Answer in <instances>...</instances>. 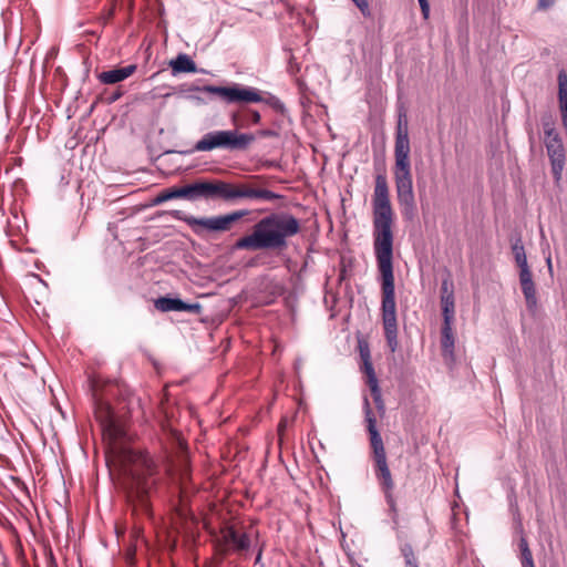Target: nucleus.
Instances as JSON below:
<instances>
[{
    "instance_id": "1",
    "label": "nucleus",
    "mask_w": 567,
    "mask_h": 567,
    "mask_svg": "<svg viewBox=\"0 0 567 567\" xmlns=\"http://www.w3.org/2000/svg\"><path fill=\"white\" fill-rule=\"evenodd\" d=\"M373 249L381 277V318L384 337L391 352L399 347L395 285L393 275V220L388 179L384 174L375 176L372 196Z\"/></svg>"
},
{
    "instance_id": "2",
    "label": "nucleus",
    "mask_w": 567,
    "mask_h": 567,
    "mask_svg": "<svg viewBox=\"0 0 567 567\" xmlns=\"http://www.w3.org/2000/svg\"><path fill=\"white\" fill-rule=\"evenodd\" d=\"M123 486L133 511L151 512V496L157 492L161 476L157 465L148 453L127 450L123 453Z\"/></svg>"
},
{
    "instance_id": "3",
    "label": "nucleus",
    "mask_w": 567,
    "mask_h": 567,
    "mask_svg": "<svg viewBox=\"0 0 567 567\" xmlns=\"http://www.w3.org/2000/svg\"><path fill=\"white\" fill-rule=\"evenodd\" d=\"M301 231V224L292 214L271 213L258 220L249 235L234 244L235 250H284L288 239Z\"/></svg>"
},
{
    "instance_id": "4",
    "label": "nucleus",
    "mask_w": 567,
    "mask_h": 567,
    "mask_svg": "<svg viewBox=\"0 0 567 567\" xmlns=\"http://www.w3.org/2000/svg\"><path fill=\"white\" fill-rule=\"evenodd\" d=\"M364 416L367 430L370 436V446L372 450V460L374 463V474L385 494L388 503L392 504V491L394 488V482L388 465L383 440L377 429V419L372 412L368 398H364Z\"/></svg>"
},
{
    "instance_id": "5",
    "label": "nucleus",
    "mask_w": 567,
    "mask_h": 567,
    "mask_svg": "<svg viewBox=\"0 0 567 567\" xmlns=\"http://www.w3.org/2000/svg\"><path fill=\"white\" fill-rule=\"evenodd\" d=\"M198 90L204 93L216 95L226 104L266 103L276 111L284 110V104L278 97L270 94L265 97L260 90L252 86L234 83L229 86L204 85Z\"/></svg>"
},
{
    "instance_id": "6",
    "label": "nucleus",
    "mask_w": 567,
    "mask_h": 567,
    "mask_svg": "<svg viewBox=\"0 0 567 567\" xmlns=\"http://www.w3.org/2000/svg\"><path fill=\"white\" fill-rule=\"evenodd\" d=\"M255 142L254 133H239L237 130L212 131L203 135L194 145L195 152L225 150L244 152Z\"/></svg>"
},
{
    "instance_id": "7",
    "label": "nucleus",
    "mask_w": 567,
    "mask_h": 567,
    "mask_svg": "<svg viewBox=\"0 0 567 567\" xmlns=\"http://www.w3.org/2000/svg\"><path fill=\"white\" fill-rule=\"evenodd\" d=\"M394 183L396 199L403 216L412 219L416 212L410 157H394Z\"/></svg>"
},
{
    "instance_id": "8",
    "label": "nucleus",
    "mask_w": 567,
    "mask_h": 567,
    "mask_svg": "<svg viewBox=\"0 0 567 567\" xmlns=\"http://www.w3.org/2000/svg\"><path fill=\"white\" fill-rule=\"evenodd\" d=\"M248 210L243 209L214 217L197 218L194 216V218L187 219V225L198 236H203L205 231H226L230 229L233 223L241 219L243 217L248 215Z\"/></svg>"
},
{
    "instance_id": "9",
    "label": "nucleus",
    "mask_w": 567,
    "mask_h": 567,
    "mask_svg": "<svg viewBox=\"0 0 567 567\" xmlns=\"http://www.w3.org/2000/svg\"><path fill=\"white\" fill-rule=\"evenodd\" d=\"M250 545L249 536L246 533H239L234 526H226L220 530L218 550L224 556L230 551L245 553Z\"/></svg>"
},
{
    "instance_id": "10",
    "label": "nucleus",
    "mask_w": 567,
    "mask_h": 567,
    "mask_svg": "<svg viewBox=\"0 0 567 567\" xmlns=\"http://www.w3.org/2000/svg\"><path fill=\"white\" fill-rule=\"evenodd\" d=\"M544 143L550 161L553 177L556 183H559L566 159L563 141L559 135H555V137L544 141Z\"/></svg>"
},
{
    "instance_id": "11",
    "label": "nucleus",
    "mask_w": 567,
    "mask_h": 567,
    "mask_svg": "<svg viewBox=\"0 0 567 567\" xmlns=\"http://www.w3.org/2000/svg\"><path fill=\"white\" fill-rule=\"evenodd\" d=\"M239 198L270 202L281 196L269 189L259 188L252 183L233 184V202Z\"/></svg>"
},
{
    "instance_id": "12",
    "label": "nucleus",
    "mask_w": 567,
    "mask_h": 567,
    "mask_svg": "<svg viewBox=\"0 0 567 567\" xmlns=\"http://www.w3.org/2000/svg\"><path fill=\"white\" fill-rule=\"evenodd\" d=\"M519 284L529 313L535 315L538 309L536 286L529 267L519 268Z\"/></svg>"
},
{
    "instance_id": "13",
    "label": "nucleus",
    "mask_w": 567,
    "mask_h": 567,
    "mask_svg": "<svg viewBox=\"0 0 567 567\" xmlns=\"http://www.w3.org/2000/svg\"><path fill=\"white\" fill-rule=\"evenodd\" d=\"M155 308L162 312L169 311H187L192 313H199L202 306L199 303H187L179 298L159 297L154 302Z\"/></svg>"
},
{
    "instance_id": "14",
    "label": "nucleus",
    "mask_w": 567,
    "mask_h": 567,
    "mask_svg": "<svg viewBox=\"0 0 567 567\" xmlns=\"http://www.w3.org/2000/svg\"><path fill=\"white\" fill-rule=\"evenodd\" d=\"M410 140L405 115H400L396 126L394 157H410Z\"/></svg>"
},
{
    "instance_id": "15",
    "label": "nucleus",
    "mask_w": 567,
    "mask_h": 567,
    "mask_svg": "<svg viewBox=\"0 0 567 567\" xmlns=\"http://www.w3.org/2000/svg\"><path fill=\"white\" fill-rule=\"evenodd\" d=\"M135 64H128L123 68H117L109 71H103L97 74V79L103 84H115L130 78L136 71Z\"/></svg>"
},
{
    "instance_id": "16",
    "label": "nucleus",
    "mask_w": 567,
    "mask_h": 567,
    "mask_svg": "<svg viewBox=\"0 0 567 567\" xmlns=\"http://www.w3.org/2000/svg\"><path fill=\"white\" fill-rule=\"evenodd\" d=\"M94 414L103 430H112L114 426L111 405L101 399L94 398Z\"/></svg>"
},
{
    "instance_id": "17",
    "label": "nucleus",
    "mask_w": 567,
    "mask_h": 567,
    "mask_svg": "<svg viewBox=\"0 0 567 567\" xmlns=\"http://www.w3.org/2000/svg\"><path fill=\"white\" fill-rule=\"evenodd\" d=\"M173 74L195 73L197 71L196 63L185 53H179L175 59L169 61Z\"/></svg>"
},
{
    "instance_id": "18",
    "label": "nucleus",
    "mask_w": 567,
    "mask_h": 567,
    "mask_svg": "<svg viewBox=\"0 0 567 567\" xmlns=\"http://www.w3.org/2000/svg\"><path fill=\"white\" fill-rule=\"evenodd\" d=\"M210 199H221L224 202H233V184L214 181L210 183Z\"/></svg>"
},
{
    "instance_id": "19",
    "label": "nucleus",
    "mask_w": 567,
    "mask_h": 567,
    "mask_svg": "<svg viewBox=\"0 0 567 567\" xmlns=\"http://www.w3.org/2000/svg\"><path fill=\"white\" fill-rule=\"evenodd\" d=\"M441 347L444 357H453L454 352V336L452 324L443 323Z\"/></svg>"
},
{
    "instance_id": "20",
    "label": "nucleus",
    "mask_w": 567,
    "mask_h": 567,
    "mask_svg": "<svg viewBox=\"0 0 567 567\" xmlns=\"http://www.w3.org/2000/svg\"><path fill=\"white\" fill-rule=\"evenodd\" d=\"M210 183L212 182H196L188 186L189 200L198 198L210 199Z\"/></svg>"
},
{
    "instance_id": "21",
    "label": "nucleus",
    "mask_w": 567,
    "mask_h": 567,
    "mask_svg": "<svg viewBox=\"0 0 567 567\" xmlns=\"http://www.w3.org/2000/svg\"><path fill=\"white\" fill-rule=\"evenodd\" d=\"M174 198H186L189 200L188 186L168 188L163 190L155 199V204H162Z\"/></svg>"
},
{
    "instance_id": "22",
    "label": "nucleus",
    "mask_w": 567,
    "mask_h": 567,
    "mask_svg": "<svg viewBox=\"0 0 567 567\" xmlns=\"http://www.w3.org/2000/svg\"><path fill=\"white\" fill-rule=\"evenodd\" d=\"M361 359H362V371L363 373L367 375V383L369 386L371 385H375V384H379L378 382V379H377V375H375V372H374V368H373V364L370 360V353L368 350H362L361 349Z\"/></svg>"
},
{
    "instance_id": "23",
    "label": "nucleus",
    "mask_w": 567,
    "mask_h": 567,
    "mask_svg": "<svg viewBox=\"0 0 567 567\" xmlns=\"http://www.w3.org/2000/svg\"><path fill=\"white\" fill-rule=\"evenodd\" d=\"M558 101L560 112L567 111V73L564 69L558 72Z\"/></svg>"
},
{
    "instance_id": "24",
    "label": "nucleus",
    "mask_w": 567,
    "mask_h": 567,
    "mask_svg": "<svg viewBox=\"0 0 567 567\" xmlns=\"http://www.w3.org/2000/svg\"><path fill=\"white\" fill-rule=\"evenodd\" d=\"M441 307L444 319L443 323L452 324L455 313L454 297L441 298Z\"/></svg>"
},
{
    "instance_id": "25",
    "label": "nucleus",
    "mask_w": 567,
    "mask_h": 567,
    "mask_svg": "<svg viewBox=\"0 0 567 567\" xmlns=\"http://www.w3.org/2000/svg\"><path fill=\"white\" fill-rule=\"evenodd\" d=\"M512 251L519 268L528 267L525 248L520 238H517L512 245Z\"/></svg>"
},
{
    "instance_id": "26",
    "label": "nucleus",
    "mask_w": 567,
    "mask_h": 567,
    "mask_svg": "<svg viewBox=\"0 0 567 567\" xmlns=\"http://www.w3.org/2000/svg\"><path fill=\"white\" fill-rule=\"evenodd\" d=\"M542 126L544 131V141L559 135L555 127V120L550 113H546L542 116Z\"/></svg>"
},
{
    "instance_id": "27",
    "label": "nucleus",
    "mask_w": 567,
    "mask_h": 567,
    "mask_svg": "<svg viewBox=\"0 0 567 567\" xmlns=\"http://www.w3.org/2000/svg\"><path fill=\"white\" fill-rule=\"evenodd\" d=\"M187 506H188V499L186 496V491H185L184 486H181L179 491H178V504L175 506V509H176L177 514L183 518L187 517V515H188Z\"/></svg>"
},
{
    "instance_id": "28",
    "label": "nucleus",
    "mask_w": 567,
    "mask_h": 567,
    "mask_svg": "<svg viewBox=\"0 0 567 567\" xmlns=\"http://www.w3.org/2000/svg\"><path fill=\"white\" fill-rule=\"evenodd\" d=\"M369 388H370V391H371V395H372V398H373V401H374V403H375L377 410H378L380 413H384L385 406H384V402H383V400H382V394H381V390H380L379 384L371 385V386H369Z\"/></svg>"
},
{
    "instance_id": "29",
    "label": "nucleus",
    "mask_w": 567,
    "mask_h": 567,
    "mask_svg": "<svg viewBox=\"0 0 567 567\" xmlns=\"http://www.w3.org/2000/svg\"><path fill=\"white\" fill-rule=\"evenodd\" d=\"M401 551L404 557L406 567H419L417 560H416L413 549L410 545H404L402 547Z\"/></svg>"
},
{
    "instance_id": "30",
    "label": "nucleus",
    "mask_w": 567,
    "mask_h": 567,
    "mask_svg": "<svg viewBox=\"0 0 567 567\" xmlns=\"http://www.w3.org/2000/svg\"><path fill=\"white\" fill-rule=\"evenodd\" d=\"M454 297L453 282L449 279H444L441 285V298Z\"/></svg>"
},
{
    "instance_id": "31",
    "label": "nucleus",
    "mask_w": 567,
    "mask_h": 567,
    "mask_svg": "<svg viewBox=\"0 0 567 567\" xmlns=\"http://www.w3.org/2000/svg\"><path fill=\"white\" fill-rule=\"evenodd\" d=\"M352 1L359 8V10L362 12V14L364 17L370 16L371 12H370L368 0H352Z\"/></svg>"
},
{
    "instance_id": "32",
    "label": "nucleus",
    "mask_w": 567,
    "mask_h": 567,
    "mask_svg": "<svg viewBox=\"0 0 567 567\" xmlns=\"http://www.w3.org/2000/svg\"><path fill=\"white\" fill-rule=\"evenodd\" d=\"M519 548H520L522 559H526L527 557L533 558V554H532L525 538L520 539Z\"/></svg>"
},
{
    "instance_id": "33",
    "label": "nucleus",
    "mask_w": 567,
    "mask_h": 567,
    "mask_svg": "<svg viewBox=\"0 0 567 567\" xmlns=\"http://www.w3.org/2000/svg\"><path fill=\"white\" fill-rule=\"evenodd\" d=\"M124 94V91L121 87H117L115 91H113L110 95L105 97V101L107 104H112L116 102L118 99H121Z\"/></svg>"
},
{
    "instance_id": "34",
    "label": "nucleus",
    "mask_w": 567,
    "mask_h": 567,
    "mask_svg": "<svg viewBox=\"0 0 567 567\" xmlns=\"http://www.w3.org/2000/svg\"><path fill=\"white\" fill-rule=\"evenodd\" d=\"M172 216H173L174 218L178 219V220H183V221H184V223H186V224H187V219H189V218H194V216H192V215H187V214H185V213H184V212H182V210H174V212L172 213Z\"/></svg>"
},
{
    "instance_id": "35",
    "label": "nucleus",
    "mask_w": 567,
    "mask_h": 567,
    "mask_svg": "<svg viewBox=\"0 0 567 567\" xmlns=\"http://www.w3.org/2000/svg\"><path fill=\"white\" fill-rule=\"evenodd\" d=\"M254 135H255V137L256 136H259V137H275V136H277V133L275 131H272V130L266 128V130L258 131Z\"/></svg>"
},
{
    "instance_id": "36",
    "label": "nucleus",
    "mask_w": 567,
    "mask_h": 567,
    "mask_svg": "<svg viewBox=\"0 0 567 567\" xmlns=\"http://www.w3.org/2000/svg\"><path fill=\"white\" fill-rule=\"evenodd\" d=\"M556 0H538L537 1V8L539 10H547L548 8H550L554 3H555Z\"/></svg>"
},
{
    "instance_id": "37",
    "label": "nucleus",
    "mask_w": 567,
    "mask_h": 567,
    "mask_svg": "<svg viewBox=\"0 0 567 567\" xmlns=\"http://www.w3.org/2000/svg\"><path fill=\"white\" fill-rule=\"evenodd\" d=\"M249 115H250L251 122L254 124L260 123L261 116H260V113L258 111L250 110L249 111Z\"/></svg>"
},
{
    "instance_id": "38",
    "label": "nucleus",
    "mask_w": 567,
    "mask_h": 567,
    "mask_svg": "<svg viewBox=\"0 0 567 567\" xmlns=\"http://www.w3.org/2000/svg\"><path fill=\"white\" fill-rule=\"evenodd\" d=\"M560 114H561V125L565 131V134L567 135V111L560 112Z\"/></svg>"
},
{
    "instance_id": "39",
    "label": "nucleus",
    "mask_w": 567,
    "mask_h": 567,
    "mask_svg": "<svg viewBox=\"0 0 567 567\" xmlns=\"http://www.w3.org/2000/svg\"><path fill=\"white\" fill-rule=\"evenodd\" d=\"M523 567H535L534 559L527 557L526 559H522Z\"/></svg>"
},
{
    "instance_id": "40",
    "label": "nucleus",
    "mask_w": 567,
    "mask_h": 567,
    "mask_svg": "<svg viewBox=\"0 0 567 567\" xmlns=\"http://www.w3.org/2000/svg\"><path fill=\"white\" fill-rule=\"evenodd\" d=\"M422 11V16L424 19L429 18L430 14V4H425L424 7H420Z\"/></svg>"
},
{
    "instance_id": "41",
    "label": "nucleus",
    "mask_w": 567,
    "mask_h": 567,
    "mask_svg": "<svg viewBox=\"0 0 567 567\" xmlns=\"http://www.w3.org/2000/svg\"><path fill=\"white\" fill-rule=\"evenodd\" d=\"M237 118H238V113L235 112L230 115V120L231 122L236 125L237 124Z\"/></svg>"
},
{
    "instance_id": "42",
    "label": "nucleus",
    "mask_w": 567,
    "mask_h": 567,
    "mask_svg": "<svg viewBox=\"0 0 567 567\" xmlns=\"http://www.w3.org/2000/svg\"><path fill=\"white\" fill-rule=\"evenodd\" d=\"M417 1H419L420 7H424L425 4H429L427 0H417Z\"/></svg>"
},
{
    "instance_id": "43",
    "label": "nucleus",
    "mask_w": 567,
    "mask_h": 567,
    "mask_svg": "<svg viewBox=\"0 0 567 567\" xmlns=\"http://www.w3.org/2000/svg\"><path fill=\"white\" fill-rule=\"evenodd\" d=\"M261 559V550L258 551V555L256 557V563H258Z\"/></svg>"
},
{
    "instance_id": "44",
    "label": "nucleus",
    "mask_w": 567,
    "mask_h": 567,
    "mask_svg": "<svg viewBox=\"0 0 567 567\" xmlns=\"http://www.w3.org/2000/svg\"><path fill=\"white\" fill-rule=\"evenodd\" d=\"M547 264H548L549 270H551V260H550V258L547 259Z\"/></svg>"
}]
</instances>
